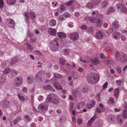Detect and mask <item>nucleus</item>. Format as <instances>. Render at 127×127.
Here are the masks:
<instances>
[{"mask_svg":"<svg viewBox=\"0 0 127 127\" xmlns=\"http://www.w3.org/2000/svg\"><path fill=\"white\" fill-rule=\"evenodd\" d=\"M91 61L95 65L98 64L99 63V60L96 57H95L94 58L92 59Z\"/></svg>","mask_w":127,"mask_h":127,"instance_id":"20","label":"nucleus"},{"mask_svg":"<svg viewBox=\"0 0 127 127\" xmlns=\"http://www.w3.org/2000/svg\"><path fill=\"white\" fill-rule=\"evenodd\" d=\"M18 97L20 101H24L25 100V98L23 95L20 94H18Z\"/></svg>","mask_w":127,"mask_h":127,"instance_id":"33","label":"nucleus"},{"mask_svg":"<svg viewBox=\"0 0 127 127\" xmlns=\"http://www.w3.org/2000/svg\"><path fill=\"white\" fill-rule=\"evenodd\" d=\"M54 77L51 79V81L54 82V83L56 82L57 81V78H60L61 77V75L60 74H57L54 73Z\"/></svg>","mask_w":127,"mask_h":127,"instance_id":"15","label":"nucleus"},{"mask_svg":"<svg viewBox=\"0 0 127 127\" xmlns=\"http://www.w3.org/2000/svg\"><path fill=\"white\" fill-rule=\"evenodd\" d=\"M113 28H110L109 29L110 32H115L119 27L118 22L117 21L114 22L112 24Z\"/></svg>","mask_w":127,"mask_h":127,"instance_id":"9","label":"nucleus"},{"mask_svg":"<svg viewBox=\"0 0 127 127\" xmlns=\"http://www.w3.org/2000/svg\"><path fill=\"white\" fill-rule=\"evenodd\" d=\"M116 69L118 73H121L122 72V68L120 67H116Z\"/></svg>","mask_w":127,"mask_h":127,"instance_id":"40","label":"nucleus"},{"mask_svg":"<svg viewBox=\"0 0 127 127\" xmlns=\"http://www.w3.org/2000/svg\"><path fill=\"white\" fill-rule=\"evenodd\" d=\"M22 81L23 79L21 78L17 77L15 79L14 85L15 86L18 87L22 84Z\"/></svg>","mask_w":127,"mask_h":127,"instance_id":"11","label":"nucleus"},{"mask_svg":"<svg viewBox=\"0 0 127 127\" xmlns=\"http://www.w3.org/2000/svg\"><path fill=\"white\" fill-rule=\"evenodd\" d=\"M16 61L17 60H16L15 59V58H13L11 60V64H12L15 63L16 62Z\"/></svg>","mask_w":127,"mask_h":127,"instance_id":"54","label":"nucleus"},{"mask_svg":"<svg viewBox=\"0 0 127 127\" xmlns=\"http://www.w3.org/2000/svg\"><path fill=\"white\" fill-rule=\"evenodd\" d=\"M41 71L38 72L36 75L35 79L36 82H41L40 77L41 75Z\"/></svg>","mask_w":127,"mask_h":127,"instance_id":"18","label":"nucleus"},{"mask_svg":"<svg viewBox=\"0 0 127 127\" xmlns=\"http://www.w3.org/2000/svg\"><path fill=\"white\" fill-rule=\"evenodd\" d=\"M64 15V16L66 17H69L71 16V14L68 12H65Z\"/></svg>","mask_w":127,"mask_h":127,"instance_id":"47","label":"nucleus"},{"mask_svg":"<svg viewBox=\"0 0 127 127\" xmlns=\"http://www.w3.org/2000/svg\"><path fill=\"white\" fill-rule=\"evenodd\" d=\"M100 57L101 59H103L105 58V56L103 53H101L100 54Z\"/></svg>","mask_w":127,"mask_h":127,"instance_id":"61","label":"nucleus"},{"mask_svg":"<svg viewBox=\"0 0 127 127\" xmlns=\"http://www.w3.org/2000/svg\"><path fill=\"white\" fill-rule=\"evenodd\" d=\"M49 24L51 26H54L56 24V21L54 19H52L49 21Z\"/></svg>","mask_w":127,"mask_h":127,"instance_id":"27","label":"nucleus"},{"mask_svg":"<svg viewBox=\"0 0 127 127\" xmlns=\"http://www.w3.org/2000/svg\"><path fill=\"white\" fill-rule=\"evenodd\" d=\"M121 40L122 41H124L126 40V38L125 35H121Z\"/></svg>","mask_w":127,"mask_h":127,"instance_id":"52","label":"nucleus"},{"mask_svg":"<svg viewBox=\"0 0 127 127\" xmlns=\"http://www.w3.org/2000/svg\"><path fill=\"white\" fill-rule=\"evenodd\" d=\"M70 38L73 40H77L79 38V35L77 32H72L70 33L69 35Z\"/></svg>","mask_w":127,"mask_h":127,"instance_id":"8","label":"nucleus"},{"mask_svg":"<svg viewBox=\"0 0 127 127\" xmlns=\"http://www.w3.org/2000/svg\"><path fill=\"white\" fill-rule=\"evenodd\" d=\"M38 98L39 101H41L43 100V97L41 95H40L38 96Z\"/></svg>","mask_w":127,"mask_h":127,"instance_id":"53","label":"nucleus"},{"mask_svg":"<svg viewBox=\"0 0 127 127\" xmlns=\"http://www.w3.org/2000/svg\"><path fill=\"white\" fill-rule=\"evenodd\" d=\"M52 83L53 84L54 86L56 89H58L59 90L62 89V88L60 86H59V83H54V82H52Z\"/></svg>","mask_w":127,"mask_h":127,"instance_id":"19","label":"nucleus"},{"mask_svg":"<svg viewBox=\"0 0 127 127\" xmlns=\"http://www.w3.org/2000/svg\"><path fill=\"white\" fill-rule=\"evenodd\" d=\"M52 87L50 85H46L44 86V88L45 90L51 89Z\"/></svg>","mask_w":127,"mask_h":127,"instance_id":"46","label":"nucleus"},{"mask_svg":"<svg viewBox=\"0 0 127 127\" xmlns=\"http://www.w3.org/2000/svg\"><path fill=\"white\" fill-rule=\"evenodd\" d=\"M121 34L119 32H117L112 34L113 38L116 40H118L120 39Z\"/></svg>","mask_w":127,"mask_h":127,"instance_id":"13","label":"nucleus"},{"mask_svg":"<svg viewBox=\"0 0 127 127\" xmlns=\"http://www.w3.org/2000/svg\"><path fill=\"white\" fill-rule=\"evenodd\" d=\"M96 118V117L94 115L93 117L91 118L90 120H89L87 124V125L88 126H90L91 125Z\"/></svg>","mask_w":127,"mask_h":127,"instance_id":"25","label":"nucleus"},{"mask_svg":"<svg viewBox=\"0 0 127 127\" xmlns=\"http://www.w3.org/2000/svg\"><path fill=\"white\" fill-rule=\"evenodd\" d=\"M60 64L63 65L65 64L66 62L65 60L63 58L60 59Z\"/></svg>","mask_w":127,"mask_h":127,"instance_id":"37","label":"nucleus"},{"mask_svg":"<svg viewBox=\"0 0 127 127\" xmlns=\"http://www.w3.org/2000/svg\"><path fill=\"white\" fill-rule=\"evenodd\" d=\"M7 66L6 64V63L4 62L2 63L0 65L1 67L2 68H3Z\"/></svg>","mask_w":127,"mask_h":127,"instance_id":"50","label":"nucleus"},{"mask_svg":"<svg viewBox=\"0 0 127 127\" xmlns=\"http://www.w3.org/2000/svg\"><path fill=\"white\" fill-rule=\"evenodd\" d=\"M95 37L97 39H101L103 38V34L101 32L98 31L95 33Z\"/></svg>","mask_w":127,"mask_h":127,"instance_id":"16","label":"nucleus"},{"mask_svg":"<svg viewBox=\"0 0 127 127\" xmlns=\"http://www.w3.org/2000/svg\"><path fill=\"white\" fill-rule=\"evenodd\" d=\"M10 74L9 76L11 78H12L14 77L15 75H17V71L14 70L12 69L10 70Z\"/></svg>","mask_w":127,"mask_h":127,"instance_id":"22","label":"nucleus"},{"mask_svg":"<svg viewBox=\"0 0 127 127\" xmlns=\"http://www.w3.org/2000/svg\"><path fill=\"white\" fill-rule=\"evenodd\" d=\"M116 9L115 7H110L108 8L106 11V13L107 14H109L115 12Z\"/></svg>","mask_w":127,"mask_h":127,"instance_id":"17","label":"nucleus"},{"mask_svg":"<svg viewBox=\"0 0 127 127\" xmlns=\"http://www.w3.org/2000/svg\"><path fill=\"white\" fill-rule=\"evenodd\" d=\"M87 80L90 84H94L97 83L99 79V75L96 73H90L88 74Z\"/></svg>","mask_w":127,"mask_h":127,"instance_id":"1","label":"nucleus"},{"mask_svg":"<svg viewBox=\"0 0 127 127\" xmlns=\"http://www.w3.org/2000/svg\"><path fill=\"white\" fill-rule=\"evenodd\" d=\"M3 104L4 106L6 105H8L9 104V102L7 100H4L3 102Z\"/></svg>","mask_w":127,"mask_h":127,"instance_id":"45","label":"nucleus"},{"mask_svg":"<svg viewBox=\"0 0 127 127\" xmlns=\"http://www.w3.org/2000/svg\"><path fill=\"white\" fill-rule=\"evenodd\" d=\"M119 89L118 88L115 89L114 90V94L116 98H117L119 95Z\"/></svg>","mask_w":127,"mask_h":127,"instance_id":"28","label":"nucleus"},{"mask_svg":"<svg viewBox=\"0 0 127 127\" xmlns=\"http://www.w3.org/2000/svg\"><path fill=\"white\" fill-rule=\"evenodd\" d=\"M77 122L78 124L80 125L81 124L82 122V121L81 119L79 118L77 120Z\"/></svg>","mask_w":127,"mask_h":127,"instance_id":"58","label":"nucleus"},{"mask_svg":"<svg viewBox=\"0 0 127 127\" xmlns=\"http://www.w3.org/2000/svg\"><path fill=\"white\" fill-rule=\"evenodd\" d=\"M73 2V1H70L66 3L65 4L66 6H68L71 5L72 4Z\"/></svg>","mask_w":127,"mask_h":127,"instance_id":"55","label":"nucleus"},{"mask_svg":"<svg viewBox=\"0 0 127 127\" xmlns=\"http://www.w3.org/2000/svg\"><path fill=\"white\" fill-rule=\"evenodd\" d=\"M89 18V21L92 23L96 22V26L98 28H100L103 22L102 21L101 19H99L98 18H97L95 17L91 16L89 17L88 16H86V18Z\"/></svg>","mask_w":127,"mask_h":127,"instance_id":"2","label":"nucleus"},{"mask_svg":"<svg viewBox=\"0 0 127 127\" xmlns=\"http://www.w3.org/2000/svg\"><path fill=\"white\" fill-rule=\"evenodd\" d=\"M8 27L11 28H13L15 26V24L14 21L13 20H10L9 21V22L7 24Z\"/></svg>","mask_w":127,"mask_h":127,"instance_id":"24","label":"nucleus"},{"mask_svg":"<svg viewBox=\"0 0 127 127\" xmlns=\"http://www.w3.org/2000/svg\"><path fill=\"white\" fill-rule=\"evenodd\" d=\"M60 120L63 122H65L66 119V118L64 116H63L60 118Z\"/></svg>","mask_w":127,"mask_h":127,"instance_id":"48","label":"nucleus"},{"mask_svg":"<svg viewBox=\"0 0 127 127\" xmlns=\"http://www.w3.org/2000/svg\"><path fill=\"white\" fill-rule=\"evenodd\" d=\"M108 85V83L107 82L105 83L103 85V89H105L107 87Z\"/></svg>","mask_w":127,"mask_h":127,"instance_id":"62","label":"nucleus"},{"mask_svg":"<svg viewBox=\"0 0 127 127\" xmlns=\"http://www.w3.org/2000/svg\"><path fill=\"white\" fill-rule=\"evenodd\" d=\"M53 96L52 98L51 102L54 104L57 105L59 102V99L57 95L54 94L53 95Z\"/></svg>","mask_w":127,"mask_h":127,"instance_id":"12","label":"nucleus"},{"mask_svg":"<svg viewBox=\"0 0 127 127\" xmlns=\"http://www.w3.org/2000/svg\"><path fill=\"white\" fill-rule=\"evenodd\" d=\"M114 98L113 97H110L108 100V102L109 104L110 105L112 104L114 102Z\"/></svg>","mask_w":127,"mask_h":127,"instance_id":"38","label":"nucleus"},{"mask_svg":"<svg viewBox=\"0 0 127 127\" xmlns=\"http://www.w3.org/2000/svg\"><path fill=\"white\" fill-rule=\"evenodd\" d=\"M85 103L83 102H81L79 103L78 106L77 107L78 109H80L83 107V106L85 105Z\"/></svg>","mask_w":127,"mask_h":127,"instance_id":"36","label":"nucleus"},{"mask_svg":"<svg viewBox=\"0 0 127 127\" xmlns=\"http://www.w3.org/2000/svg\"><path fill=\"white\" fill-rule=\"evenodd\" d=\"M6 2L8 5H12L14 4L16 0H6Z\"/></svg>","mask_w":127,"mask_h":127,"instance_id":"26","label":"nucleus"},{"mask_svg":"<svg viewBox=\"0 0 127 127\" xmlns=\"http://www.w3.org/2000/svg\"><path fill=\"white\" fill-rule=\"evenodd\" d=\"M116 85L119 86L121 85L122 81L121 80H117L116 81Z\"/></svg>","mask_w":127,"mask_h":127,"instance_id":"41","label":"nucleus"},{"mask_svg":"<svg viewBox=\"0 0 127 127\" xmlns=\"http://www.w3.org/2000/svg\"><path fill=\"white\" fill-rule=\"evenodd\" d=\"M108 5V3L107 1H104L101 3V6L103 8H104L107 7Z\"/></svg>","mask_w":127,"mask_h":127,"instance_id":"31","label":"nucleus"},{"mask_svg":"<svg viewBox=\"0 0 127 127\" xmlns=\"http://www.w3.org/2000/svg\"><path fill=\"white\" fill-rule=\"evenodd\" d=\"M89 102L91 103L93 107L95 105V102L94 100H92L91 101Z\"/></svg>","mask_w":127,"mask_h":127,"instance_id":"57","label":"nucleus"},{"mask_svg":"<svg viewBox=\"0 0 127 127\" xmlns=\"http://www.w3.org/2000/svg\"><path fill=\"white\" fill-rule=\"evenodd\" d=\"M48 106L45 105V103L40 104L38 107V109L42 112H44L48 110Z\"/></svg>","mask_w":127,"mask_h":127,"instance_id":"10","label":"nucleus"},{"mask_svg":"<svg viewBox=\"0 0 127 127\" xmlns=\"http://www.w3.org/2000/svg\"><path fill=\"white\" fill-rule=\"evenodd\" d=\"M23 15L25 17L26 20H28L29 17H30L31 19H33L35 17V13L31 11L29 12H25Z\"/></svg>","mask_w":127,"mask_h":127,"instance_id":"6","label":"nucleus"},{"mask_svg":"<svg viewBox=\"0 0 127 127\" xmlns=\"http://www.w3.org/2000/svg\"><path fill=\"white\" fill-rule=\"evenodd\" d=\"M100 0H97L95 3L93 4L92 3H88L86 5V7L89 8H92L94 7V5H97L100 2Z\"/></svg>","mask_w":127,"mask_h":127,"instance_id":"14","label":"nucleus"},{"mask_svg":"<svg viewBox=\"0 0 127 127\" xmlns=\"http://www.w3.org/2000/svg\"><path fill=\"white\" fill-rule=\"evenodd\" d=\"M25 118L28 121H30L31 120V118H30L28 115H26L25 117Z\"/></svg>","mask_w":127,"mask_h":127,"instance_id":"59","label":"nucleus"},{"mask_svg":"<svg viewBox=\"0 0 127 127\" xmlns=\"http://www.w3.org/2000/svg\"><path fill=\"white\" fill-rule=\"evenodd\" d=\"M24 44L28 46L27 48L29 50H32L33 49L32 46L31 45H30L29 43H27L26 44Z\"/></svg>","mask_w":127,"mask_h":127,"instance_id":"35","label":"nucleus"},{"mask_svg":"<svg viewBox=\"0 0 127 127\" xmlns=\"http://www.w3.org/2000/svg\"><path fill=\"white\" fill-rule=\"evenodd\" d=\"M4 4L3 0H0V9L2 8L4 6Z\"/></svg>","mask_w":127,"mask_h":127,"instance_id":"44","label":"nucleus"},{"mask_svg":"<svg viewBox=\"0 0 127 127\" xmlns=\"http://www.w3.org/2000/svg\"><path fill=\"white\" fill-rule=\"evenodd\" d=\"M21 119L20 117H19L17 118L14 120L13 123L14 125H15L17 124L18 122Z\"/></svg>","mask_w":127,"mask_h":127,"instance_id":"32","label":"nucleus"},{"mask_svg":"<svg viewBox=\"0 0 127 127\" xmlns=\"http://www.w3.org/2000/svg\"><path fill=\"white\" fill-rule=\"evenodd\" d=\"M58 39L55 38L50 41V48L51 50L54 51H57L59 47L58 43Z\"/></svg>","mask_w":127,"mask_h":127,"instance_id":"3","label":"nucleus"},{"mask_svg":"<svg viewBox=\"0 0 127 127\" xmlns=\"http://www.w3.org/2000/svg\"><path fill=\"white\" fill-rule=\"evenodd\" d=\"M58 19L60 21H63L65 20V19L64 17L62 16H59L58 17Z\"/></svg>","mask_w":127,"mask_h":127,"instance_id":"51","label":"nucleus"},{"mask_svg":"<svg viewBox=\"0 0 127 127\" xmlns=\"http://www.w3.org/2000/svg\"><path fill=\"white\" fill-rule=\"evenodd\" d=\"M35 124L34 123H32L31 124V127H35Z\"/></svg>","mask_w":127,"mask_h":127,"instance_id":"64","label":"nucleus"},{"mask_svg":"<svg viewBox=\"0 0 127 127\" xmlns=\"http://www.w3.org/2000/svg\"><path fill=\"white\" fill-rule=\"evenodd\" d=\"M27 81L29 84H31L33 82V79L31 76L28 77H27Z\"/></svg>","mask_w":127,"mask_h":127,"instance_id":"34","label":"nucleus"},{"mask_svg":"<svg viewBox=\"0 0 127 127\" xmlns=\"http://www.w3.org/2000/svg\"><path fill=\"white\" fill-rule=\"evenodd\" d=\"M62 51L63 54L65 55H68L69 53V51L65 49H63L62 50Z\"/></svg>","mask_w":127,"mask_h":127,"instance_id":"29","label":"nucleus"},{"mask_svg":"<svg viewBox=\"0 0 127 127\" xmlns=\"http://www.w3.org/2000/svg\"><path fill=\"white\" fill-rule=\"evenodd\" d=\"M93 107L92 106L91 103L89 102L86 105V107L88 109H89L92 108Z\"/></svg>","mask_w":127,"mask_h":127,"instance_id":"43","label":"nucleus"},{"mask_svg":"<svg viewBox=\"0 0 127 127\" xmlns=\"http://www.w3.org/2000/svg\"><path fill=\"white\" fill-rule=\"evenodd\" d=\"M65 9V7L64 6V5H61L60 6V9L62 10V11L64 10Z\"/></svg>","mask_w":127,"mask_h":127,"instance_id":"63","label":"nucleus"},{"mask_svg":"<svg viewBox=\"0 0 127 127\" xmlns=\"http://www.w3.org/2000/svg\"><path fill=\"white\" fill-rule=\"evenodd\" d=\"M78 74L76 72H74L73 74V77L74 79H77L78 78Z\"/></svg>","mask_w":127,"mask_h":127,"instance_id":"49","label":"nucleus"},{"mask_svg":"<svg viewBox=\"0 0 127 127\" xmlns=\"http://www.w3.org/2000/svg\"><path fill=\"white\" fill-rule=\"evenodd\" d=\"M88 90V88L86 87H85L84 88L82 91L83 93H85L87 92Z\"/></svg>","mask_w":127,"mask_h":127,"instance_id":"56","label":"nucleus"},{"mask_svg":"<svg viewBox=\"0 0 127 127\" xmlns=\"http://www.w3.org/2000/svg\"><path fill=\"white\" fill-rule=\"evenodd\" d=\"M123 117L125 119L127 118V110L126 109L124 111L122 116L120 114L117 116V120L118 123L121 124L123 123Z\"/></svg>","mask_w":127,"mask_h":127,"instance_id":"4","label":"nucleus"},{"mask_svg":"<svg viewBox=\"0 0 127 127\" xmlns=\"http://www.w3.org/2000/svg\"><path fill=\"white\" fill-rule=\"evenodd\" d=\"M116 7L120 10L121 12L123 13H126L127 12V9L124 5L121 2H119L116 5Z\"/></svg>","mask_w":127,"mask_h":127,"instance_id":"5","label":"nucleus"},{"mask_svg":"<svg viewBox=\"0 0 127 127\" xmlns=\"http://www.w3.org/2000/svg\"><path fill=\"white\" fill-rule=\"evenodd\" d=\"M57 35L59 37L63 38L65 37L66 36L65 34L61 32H58Z\"/></svg>","mask_w":127,"mask_h":127,"instance_id":"30","label":"nucleus"},{"mask_svg":"<svg viewBox=\"0 0 127 127\" xmlns=\"http://www.w3.org/2000/svg\"><path fill=\"white\" fill-rule=\"evenodd\" d=\"M104 110L105 109H100L99 108H97L96 109V112L100 113L103 112Z\"/></svg>","mask_w":127,"mask_h":127,"instance_id":"42","label":"nucleus"},{"mask_svg":"<svg viewBox=\"0 0 127 127\" xmlns=\"http://www.w3.org/2000/svg\"><path fill=\"white\" fill-rule=\"evenodd\" d=\"M54 94L51 93L48 95L46 100V102H51V100L52 99V98L53 96V95H54Z\"/></svg>","mask_w":127,"mask_h":127,"instance_id":"23","label":"nucleus"},{"mask_svg":"<svg viewBox=\"0 0 127 127\" xmlns=\"http://www.w3.org/2000/svg\"><path fill=\"white\" fill-rule=\"evenodd\" d=\"M10 70L9 68H6L3 71V73L4 74L6 75L9 72H10Z\"/></svg>","mask_w":127,"mask_h":127,"instance_id":"39","label":"nucleus"},{"mask_svg":"<svg viewBox=\"0 0 127 127\" xmlns=\"http://www.w3.org/2000/svg\"><path fill=\"white\" fill-rule=\"evenodd\" d=\"M87 28V27L85 25H83L81 27V29L82 30H85Z\"/></svg>","mask_w":127,"mask_h":127,"instance_id":"60","label":"nucleus"},{"mask_svg":"<svg viewBox=\"0 0 127 127\" xmlns=\"http://www.w3.org/2000/svg\"><path fill=\"white\" fill-rule=\"evenodd\" d=\"M48 32L50 34L55 35L56 33V30L55 29L49 28L48 30Z\"/></svg>","mask_w":127,"mask_h":127,"instance_id":"21","label":"nucleus"},{"mask_svg":"<svg viewBox=\"0 0 127 127\" xmlns=\"http://www.w3.org/2000/svg\"><path fill=\"white\" fill-rule=\"evenodd\" d=\"M115 57L116 59L117 60L120 61L122 62H127V57L125 54L123 55L122 56V57H124L127 60H122V59H121V56L120 54L118 52H117L115 54Z\"/></svg>","mask_w":127,"mask_h":127,"instance_id":"7","label":"nucleus"}]
</instances>
